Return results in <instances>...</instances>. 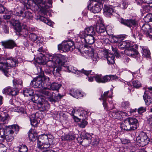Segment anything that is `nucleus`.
<instances>
[{
	"instance_id": "nucleus-1",
	"label": "nucleus",
	"mask_w": 152,
	"mask_h": 152,
	"mask_svg": "<svg viewBox=\"0 0 152 152\" xmlns=\"http://www.w3.org/2000/svg\"><path fill=\"white\" fill-rule=\"evenodd\" d=\"M44 67L38 66L37 69L39 75L34 78L30 83V86L35 88H45L43 79L45 82H47L48 85L50 84L49 77L44 75L43 68Z\"/></svg>"
},
{
	"instance_id": "nucleus-2",
	"label": "nucleus",
	"mask_w": 152,
	"mask_h": 152,
	"mask_svg": "<svg viewBox=\"0 0 152 152\" xmlns=\"http://www.w3.org/2000/svg\"><path fill=\"white\" fill-rule=\"evenodd\" d=\"M122 126L124 130L127 131L134 130L139 126L138 121L135 118H128L124 120Z\"/></svg>"
},
{
	"instance_id": "nucleus-3",
	"label": "nucleus",
	"mask_w": 152,
	"mask_h": 152,
	"mask_svg": "<svg viewBox=\"0 0 152 152\" xmlns=\"http://www.w3.org/2000/svg\"><path fill=\"white\" fill-rule=\"evenodd\" d=\"M111 27L109 26H107L105 28V26L102 24H100L97 26L96 27V31L99 34L98 36V39L103 40L105 39L104 37L107 34L111 35L113 33L109 29H111Z\"/></svg>"
},
{
	"instance_id": "nucleus-4",
	"label": "nucleus",
	"mask_w": 152,
	"mask_h": 152,
	"mask_svg": "<svg viewBox=\"0 0 152 152\" xmlns=\"http://www.w3.org/2000/svg\"><path fill=\"white\" fill-rule=\"evenodd\" d=\"M43 94L47 96L48 100L50 102L53 103L58 101L61 99L64 95L58 94L57 95L53 92L45 90L42 91Z\"/></svg>"
},
{
	"instance_id": "nucleus-5",
	"label": "nucleus",
	"mask_w": 152,
	"mask_h": 152,
	"mask_svg": "<svg viewBox=\"0 0 152 152\" xmlns=\"http://www.w3.org/2000/svg\"><path fill=\"white\" fill-rule=\"evenodd\" d=\"M138 48V45L136 44H134L133 45L132 44H131L130 47H128L127 49L125 50V53L126 55L135 58L139 54L137 50Z\"/></svg>"
},
{
	"instance_id": "nucleus-6",
	"label": "nucleus",
	"mask_w": 152,
	"mask_h": 152,
	"mask_svg": "<svg viewBox=\"0 0 152 152\" xmlns=\"http://www.w3.org/2000/svg\"><path fill=\"white\" fill-rule=\"evenodd\" d=\"M74 43L71 41H69L63 42L61 44L58 45L59 50L63 51L64 52L72 51L73 50Z\"/></svg>"
},
{
	"instance_id": "nucleus-7",
	"label": "nucleus",
	"mask_w": 152,
	"mask_h": 152,
	"mask_svg": "<svg viewBox=\"0 0 152 152\" xmlns=\"http://www.w3.org/2000/svg\"><path fill=\"white\" fill-rule=\"evenodd\" d=\"M4 60L6 61V64L7 67L10 66L15 67L18 66V63L21 61V59L19 57H7Z\"/></svg>"
},
{
	"instance_id": "nucleus-8",
	"label": "nucleus",
	"mask_w": 152,
	"mask_h": 152,
	"mask_svg": "<svg viewBox=\"0 0 152 152\" xmlns=\"http://www.w3.org/2000/svg\"><path fill=\"white\" fill-rule=\"evenodd\" d=\"M120 21L121 23L130 28L131 29L136 27L138 25L137 21L135 19L126 20L121 18Z\"/></svg>"
},
{
	"instance_id": "nucleus-9",
	"label": "nucleus",
	"mask_w": 152,
	"mask_h": 152,
	"mask_svg": "<svg viewBox=\"0 0 152 152\" xmlns=\"http://www.w3.org/2000/svg\"><path fill=\"white\" fill-rule=\"evenodd\" d=\"M53 60H56V62L59 66H63L67 61V57L66 56L61 54H53Z\"/></svg>"
},
{
	"instance_id": "nucleus-10",
	"label": "nucleus",
	"mask_w": 152,
	"mask_h": 152,
	"mask_svg": "<svg viewBox=\"0 0 152 152\" xmlns=\"http://www.w3.org/2000/svg\"><path fill=\"white\" fill-rule=\"evenodd\" d=\"M136 141L138 143V145L143 147L149 143V139L146 134L143 133L140 135L136 138Z\"/></svg>"
},
{
	"instance_id": "nucleus-11",
	"label": "nucleus",
	"mask_w": 152,
	"mask_h": 152,
	"mask_svg": "<svg viewBox=\"0 0 152 152\" xmlns=\"http://www.w3.org/2000/svg\"><path fill=\"white\" fill-rule=\"evenodd\" d=\"M88 7L91 12L96 13H98L101 10L102 5L99 2H95V3L93 4H90Z\"/></svg>"
},
{
	"instance_id": "nucleus-12",
	"label": "nucleus",
	"mask_w": 152,
	"mask_h": 152,
	"mask_svg": "<svg viewBox=\"0 0 152 152\" xmlns=\"http://www.w3.org/2000/svg\"><path fill=\"white\" fill-rule=\"evenodd\" d=\"M67 70L68 72H72L73 73L77 74V75H80L81 73H84L86 75L88 76L89 74L92 75L91 74V70L87 71L83 69H81L80 71H78L77 69L72 66H66Z\"/></svg>"
},
{
	"instance_id": "nucleus-13",
	"label": "nucleus",
	"mask_w": 152,
	"mask_h": 152,
	"mask_svg": "<svg viewBox=\"0 0 152 152\" xmlns=\"http://www.w3.org/2000/svg\"><path fill=\"white\" fill-rule=\"evenodd\" d=\"M95 35V31L94 27L90 26L86 28L84 31L80 32L79 34V36L83 37L85 35H89L94 36Z\"/></svg>"
},
{
	"instance_id": "nucleus-14",
	"label": "nucleus",
	"mask_w": 152,
	"mask_h": 152,
	"mask_svg": "<svg viewBox=\"0 0 152 152\" xmlns=\"http://www.w3.org/2000/svg\"><path fill=\"white\" fill-rule=\"evenodd\" d=\"M102 54L107 59V63L109 64H112L115 63L114 59L115 56L113 55L110 53H108L106 50H101Z\"/></svg>"
},
{
	"instance_id": "nucleus-15",
	"label": "nucleus",
	"mask_w": 152,
	"mask_h": 152,
	"mask_svg": "<svg viewBox=\"0 0 152 152\" xmlns=\"http://www.w3.org/2000/svg\"><path fill=\"white\" fill-rule=\"evenodd\" d=\"M79 37L82 40V41H84L86 43L89 45L93 44L96 40L94 36L87 35H85L83 37H81V36Z\"/></svg>"
},
{
	"instance_id": "nucleus-16",
	"label": "nucleus",
	"mask_w": 152,
	"mask_h": 152,
	"mask_svg": "<svg viewBox=\"0 0 152 152\" xmlns=\"http://www.w3.org/2000/svg\"><path fill=\"white\" fill-rule=\"evenodd\" d=\"M2 45L5 48L12 49L17 46L15 42L12 40H9L1 42Z\"/></svg>"
},
{
	"instance_id": "nucleus-17",
	"label": "nucleus",
	"mask_w": 152,
	"mask_h": 152,
	"mask_svg": "<svg viewBox=\"0 0 152 152\" xmlns=\"http://www.w3.org/2000/svg\"><path fill=\"white\" fill-rule=\"evenodd\" d=\"M114 8L111 6H107L104 5V13L107 17H109L114 13Z\"/></svg>"
},
{
	"instance_id": "nucleus-18",
	"label": "nucleus",
	"mask_w": 152,
	"mask_h": 152,
	"mask_svg": "<svg viewBox=\"0 0 152 152\" xmlns=\"http://www.w3.org/2000/svg\"><path fill=\"white\" fill-rule=\"evenodd\" d=\"M10 69L8 68L6 63L0 62V70H1L4 75L7 77L10 75Z\"/></svg>"
},
{
	"instance_id": "nucleus-19",
	"label": "nucleus",
	"mask_w": 152,
	"mask_h": 152,
	"mask_svg": "<svg viewBox=\"0 0 152 152\" xmlns=\"http://www.w3.org/2000/svg\"><path fill=\"white\" fill-rule=\"evenodd\" d=\"M15 26V28H16L17 26L19 30L18 31L19 32V34L21 38L23 39H27L28 34V31L25 29L20 30L21 25L20 23L17 24Z\"/></svg>"
},
{
	"instance_id": "nucleus-20",
	"label": "nucleus",
	"mask_w": 152,
	"mask_h": 152,
	"mask_svg": "<svg viewBox=\"0 0 152 152\" xmlns=\"http://www.w3.org/2000/svg\"><path fill=\"white\" fill-rule=\"evenodd\" d=\"M5 129L7 132H8L14 134H16L19 130V127L17 125H13L11 126H5Z\"/></svg>"
},
{
	"instance_id": "nucleus-21",
	"label": "nucleus",
	"mask_w": 152,
	"mask_h": 152,
	"mask_svg": "<svg viewBox=\"0 0 152 152\" xmlns=\"http://www.w3.org/2000/svg\"><path fill=\"white\" fill-rule=\"evenodd\" d=\"M49 59L50 60L46 62L42 63V64L44 65H45L48 67H52L53 68L57 65V64L56 60H53V54L50 56Z\"/></svg>"
},
{
	"instance_id": "nucleus-22",
	"label": "nucleus",
	"mask_w": 152,
	"mask_h": 152,
	"mask_svg": "<svg viewBox=\"0 0 152 152\" xmlns=\"http://www.w3.org/2000/svg\"><path fill=\"white\" fill-rule=\"evenodd\" d=\"M70 94L73 97L77 99H80L83 97L84 95L78 90L72 89L70 91Z\"/></svg>"
},
{
	"instance_id": "nucleus-23",
	"label": "nucleus",
	"mask_w": 152,
	"mask_h": 152,
	"mask_svg": "<svg viewBox=\"0 0 152 152\" xmlns=\"http://www.w3.org/2000/svg\"><path fill=\"white\" fill-rule=\"evenodd\" d=\"M42 142L37 139V147L39 150H46L50 147V145L43 143Z\"/></svg>"
},
{
	"instance_id": "nucleus-24",
	"label": "nucleus",
	"mask_w": 152,
	"mask_h": 152,
	"mask_svg": "<svg viewBox=\"0 0 152 152\" xmlns=\"http://www.w3.org/2000/svg\"><path fill=\"white\" fill-rule=\"evenodd\" d=\"M113 91L112 90H110L104 92L103 94L101 95V98H99L100 100H106L108 98H112L113 96Z\"/></svg>"
},
{
	"instance_id": "nucleus-25",
	"label": "nucleus",
	"mask_w": 152,
	"mask_h": 152,
	"mask_svg": "<svg viewBox=\"0 0 152 152\" xmlns=\"http://www.w3.org/2000/svg\"><path fill=\"white\" fill-rule=\"evenodd\" d=\"M149 92L146 90L143 96L145 103L147 105H150L152 102V98L149 95Z\"/></svg>"
},
{
	"instance_id": "nucleus-26",
	"label": "nucleus",
	"mask_w": 152,
	"mask_h": 152,
	"mask_svg": "<svg viewBox=\"0 0 152 152\" xmlns=\"http://www.w3.org/2000/svg\"><path fill=\"white\" fill-rule=\"evenodd\" d=\"M118 79V77L115 75H106L103 77V83L115 80Z\"/></svg>"
},
{
	"instance_id": "nucleus-27",
	"label": "nucleus",
	"mask_w": 152,
	"mask_h": 152,
	"mask_svg": "<svg viewBox=\"0 0 152 152\" xmlns=\"http://www.w3.org/2000/svg\"><path fill=\"white\" fill-rule=\"evenodd\" d=\"M31 100L34 102L38 103L40 104H42L43 102H44V97L42 96H38L37 95L34 96V98H31Z\"/></svg>"
},
{
	"instance_id": "nucleus-28",
	"label": "nucleus",
	"mask_w": 152,
	"mask_h": 152,
	"mask_svg": "<svg viewBox=\"0 0 152 152\" xmlns=\"http://www.w3.org/2000/svg\"><path fill=\"white\" fill-rule=\"evenodd\" d=\"M142 30L143 33L147 37H148L150 32L151 31V29H150V26L148 24H144L142 26Z\"/></svg>"
},
{
	"instance_id": "nucleus-29",
	"label": "nucleus",
	"mask_w": 152,
	"mask_h": 152,
	"mask_svg": "<svg viewBox=\"0 0 152 152\" xmlns=\"http://www.w3.org/2000/svg\"><path fill=\"white\" fill-rule=\"evenodd\" d=\"M38 140H39L41 141H42L43 143L48 144L50 145L51 143L52 139L50 138H48V136L45 134H42L38 138Z\"/></svg>"
},
{
	"instance_id": "nucleus-30",
	"label": "nucleus",
	"mask_w": 152,
	"mask_h": 152,
	"mask_svg": "<svg viewBox=\"0 0 152 152\" xmlns=\"http://www.w3.org/2000/svg\"><path fill=\"white\" fill-rule=\"evenodd\" d=\"M131 43L123 41L118 44V46L119 48L123 50L124 48L127 49L128 47H130Z\"/></svg>"
},
{
	"instance_id": "nucleus-31",
	"label": "nucleus",
	"mask_w": 152,
	"mask_h": 152,
	"mask_svg": "<svg viewBox=\"0 0 152 152\" xmlns=\"http://www.w3.org/2000/svg\"><path fill=\"white\" fill-rule=\"evenodd\" d=\"M61 66H58L57 64L53 68V73L54 76H60L61 74L60 72L61 70Z\"/></svg>"
},
{
	"instance_id": "nucleus-32",
	"label": "nucleus",
	"mask_w": 152,
	"mask_h": 152,
	"mask_svg": "<svg viewBox=\"0 0 152 152\" xmlns=\"http://www.w3.org/2000/svg\"><path fill=\"white\" fill-rule=\"evenodd\" d=\"M23 94L25 96H32L34 95V91L33 90L30 88H26L23 90Z\"/></svg>"
},
{
	"instance_id": "nucleus-33",
	"label": "nucleus",
	"mask_w": 152,
	"mask_h": 152,
	"mask_svg": "<svg viewBox=\"0 0 152 152\" xmlns=\"http://www.w3.org/2000/svg\"><path fill=\"white\" fill-rule=\"evenodd\" d=\"M28 134L29 139L31 141L34 142L36 140L37 141V139L38 138L37 137V134L35 133H33L32 130H30L29 131L28 133Z\"/></svg>"
},
{
	"instance_id": "nucleus-34",
	"label": "nucleus",
	"mask_w": 152,
	"mask_h": 152,
	"mask_svg": "<svg viewBox=\"0 0 152 152\" xmlns=\"http://www.w3.org/2000/svg\"><path fill=\"white\" fill-rule=\"evenodd\" d=\"M110 116L114 118L120 119L119 111L116 110L113 111H110L109 113Z\"/></svg>"
},
{
	"instance_id": "nucleus-35",
	"label": "nucleus",
	"mask_w": 152,
	"mask_h": 152,
	"mask_svg": "<svg viewBox=\"0 0 152 152\" xmlns=\"http://www.w3.org/2000/svg\"><path fill=\"white\" fill-rule=\"evenodd\" d=\"M30 119L31 125L34 127L37 126L38 123L35 117V115H31L30 116Z\"/></svg>"
},
{
	"instance_id": "nucleus-36",
	"label": "nucleus",
	"mask_w": 152,
	"mask_h": 152,
	"mask_svg": "<svg viewBox=\"0 0 152 152\" xmlns=\"http://www.w3.org/2000/svg\"><path fill=\"white\" fill-rule=\"evenodd\" d=\"M29 37L30 39L33 42L36 41L37 42L38 41H39V39H41L40 37H38L36 34L33 33L30 34Z\"/></svg>"
},
{
	"instance_id": "nucleus-37",
	"label": "nucleus",
	"mask_w": 152,
	"mask_h": 152,
	"mask_svg": "<svg viewBox=\"0 0 152 152\" xmlns=\"http://www.w3.org/2000/svg\"><path fill=\"white\" fill-rule=\"evenodd\" d=\"M9 117L8 116L3 117L0 115V124H5L8 123Z\"/></svg>"
},
{
	"instance_id": "nucleus-38",
	"label": "nucleus",
	"mask_w": 152,
	"mask_h": 152,
	"mask_svg": "<svg viewBox=\"0 0 152 152\" xmlns=\"http://www.w3.org/2000/svg\"><path fill=\"white\" fill-rule=\"evenodd\" d=\"M61 87V85L57 83H53L50 85V88L53 90L58 91L59 88Z\"/></svg>"
},
{
	"instance_id": "nucleus-39",
	"label": "nucleus",
	"mask_w": 152,
	"mask_h": 152,
	"mask_svg": "<svg viewBox=\"0 0 152 152\" xmlns=\"http://www.w3.org/2000/svg\"><path fill=\"white\" fill-rule=\"evenodd\" d=\"M7 132L5 135V136L4 137L6 140L8 142L11 141L14 139V134L8 132Z\"/></svg>"
},
{
	"instance_id": "nucleus-40",
	"label": "nucleus",
	"mask_w": 152,
	"mask_h": 152,
	"mask_svg": "<svg viewBox=\"0 0 152 152\" xmlns=\"http://www.w3.org/2000/svg\"><path fill=\"white\" fill-rule=\"evenodd\" d=\"M134 33L133 34L132 37L136 39H139L140 40H142V35L140 33L139 31L134 30Z\"/></svg>"
},
{
	"instance_id": "nucleus-41",
	"label": "nucleus",
	"mask_w": 152,
	"mask_h": 152,
	"mask_svg": "<svg viewBox=\"0 0 152 152\" xmlns=\"http://www.w3.org/2000/svg\"><path fill=\"white\" fill-rule=\"evenodd\" d=\"M124 38V36L121 35L115 37L114 38V42L118 44L123 41Z\"/></svg>"
},
{
	"instance_id": "nucleus-42",
	"label": "nucleus",
	"mask_w": 152,
	"mask_h": 152,
	"mask_svg": "<svg viewBox=\"0 0 152 152\" xmlns=\"http://www.w3.org/2000/svg\"><path fill=\"white\" fill-rule=\"evenodd\" d=\"M86 49L85 50H84L83 51L84 52V53L86 54H87L89 56L92 57L93 55V51H90V50H88V46L86 45H84V47L83 48V50Z\"/></svg>"
},
{
	"instance_id": "nucleus-43",
	"label": "nucleus",
	"mask_w": 152,
	"mask_h": 152,
	"mask_svg": "<svg viewBox=\"0 0 152 152\" xmlns=\"http://www.w3.org/2000/svg\"><path fill=\"white\" fill-rule=\"evenodd\" d=\"M75 134H69L65 136L64 140H70L75 139Z\"/></svg>"
},
{
	"instance_id": "nucleus-44",
	"label": "nucleus",
	"mask_w": 152,
	"mask_h": 152,
	"mask_svg": "<svg viewBox=\"0 0 152 152\" xmlns=\"http://www.w3.org/2000/svg\"><path fill=\"white\" fill-rule=\"evenodd\" d=\"M18 148L19 152H27L28 151V148L25 145H20L18 147Z\"/></svg>"
},
{
	"instance_id": "nucleus-45",
	"label": "nucleus",
	"mask_w": 152,
	"mask_h": 152,
	"mask_svg": "<svg viewBox=\"0 0 152 152\" xmlns=\"http://www.w3.org/2000/svg\"><path fill=\"white\" fill-rule=\"evenodd\" d=\"M106 101V100H103V105L105 110L107 111H108L115 108L113 104L112 107H108Z\"/></svg>"
},
{
	"instance_id": "nucleus-46",
	"label": "nucleus",
	"mask_w": 152,
	"mask_h": 152,
	"mask_svg": "<svg viewBox=\"0 0 152 152\" xmlns=\"http://www.w3.org/2000/svg\"><path fill=\"white\" fill-rule=\"evenodd\" d=\"M35 3L39 6L42 8H44V5H45V2L44 0H34Z\"/></svg>"
},
{
	"instance_id": "nucleus-47",
	"label": "nucleus",
	"mask_w": 152,
	"mask_h": 152,
	"mask_svg": "<svg viewBox=\"0 0 152 152\" xmlns=\"http://www.w3.org/2000/svg\"><path fill=\"white\" fill-rule=\"evenodd\" d=\"M15 15L16 16L24 17V14L22 9L20 8H17L16 10Z\"/></svg>"
},
{
	"instance_id": "nucleus-48",
	"label": "nucleus",
	"mask_w": 152,
	"mask_h": 152,
	"mask_svg": "<svg viewBox=\"0 0 152 152\" xmlns=\"http://www.w3.org/2000/svg\"><path fill=\"white\" fill-rule=\"evenodd\" d=\"M33 17L31 13L28 10H26L24 14V17L27 19H31Z\"/></svg>"
},
{
	"instance_id": "nucleus-49",
	"label": "nucleus",
	"mask_w": 152,
	"mask_h": 152,
	"mask_svg": "<svg viewBox=\"0 0 152 152\" xmlns=\"http://www.w3.org/2000/svg\"><path fill=\"white\" fill-rule=\"evenodd\" d=\"M143 51L142 54L143 55L146 57H149L150 56V52L149 50L146 48H142Z\"/></svg>"
},
{
	"instance_id": "nucleus-50",
	"label": "nucleus",
	"mask_w": 152,
	"mask_h": 152,
	"mask_svg": "<svg viewBox=\"0 0 152 152\" xmlns=\"http://www.w3.org/2000/svg\"><path fill=\"white\" fill-rule=\"evenodd\" d=\"M101 75H96L93 77L94 78L95 80L98 83H103V77H102Z\"/></svg>"
},
{
	"instance_id": "nucleus-51",
	"label": "nucleus",
	"mask_w": 152,
	"mask_h": 152,
	"mask_svg": "<svg viewBox=\"0 0 152 152\" xmlns=\"http://www.w3.org/2000/svg\"><path fill=\"white\" fill-rule=\"evenodd\" d=\"M12 88L10 86L4 88L2 91L3 94H8L10 95L11 91H12Z\"/></svg>"
},
{
	"instance_id": "nucleus-52",
	"label": "nucleus",
	"mask_w": 152,
	"mask_h": 152,
	"mask_svg": "<svg viewBox=\"0 0 152 152\" xmlns=\"http://www.w3.org/2000/svg\"><path fill=\"white\" fill-rule=\"evenodd\" d=\"M144 20L146 22H152V14L148 13L144 18Z\"/></svg>"
},
{
	"instance_id": "nucleus-53",
	"label": "nucleus",
	"mask_w": 152,
	"mask_h": 152,
	"mask_svg": "<svg viewBox=\"0 0 152 152\" xmlns=\"http://www.w3.org/2000/svg\"><path fill=\"white\" fill-rule=\"evenodd\" d=\"M86 116H85V118H83L82 119V121L79 124V126L80 127L83 128H84L87 124V122L85 120V118H86Z\"/></svg>"
},
{
	"instance_id": "nucleus-54",
	"label": "nucleus",
	"mask_w": 152,
	"mask_h": 152,
	"mask_svg": "<svg viewBox=\"0 0 152 152\" xmlns=\"http://www.w3.org/2000/svg\"><path fill=\"white\" fill-rule=\"evenodd\" d=\"M75 112V110H73L72 111V115L73 116V119L74 120V121L77 122H79L82 119V118H79L75 116L74 115V113Z\"/></svg>"
},
{
	"instance_id": "nucleus-55",
	"label": "nucleus",
	"mask_w": 152,
	"mask_h": 152,
	"mask_svg": "<svg viewBox=\"0 0 152 152\" xmlns=\"http://www.w3.org/2000/svg\"><path fill=\"white\" fill-rule=\"evenodd\" d=\"M133 86L136 88L140 87L141 86V83L137 80H134L132 82Z\"/></svg>"
},
{
	"instance_id": "nucleus-56",
	"label": "nucleus",
	"mask_w": 152,
	"mask_h": 152,
	"mask_svg": "<svg viewBox=\"0 0 152 152\" xmlns=\"http://www.w3.org/2000/svg\"><path fill=\"white\" fill-rule=\"evenodd\" d=\"M128 3L124 1L122 2V3L119 4L118 6L122 9H125L128 7Z\"/></svg>"
},
{
	"instance_id": "nucleus-57",
	"label": "nucleus",
	"mask_w": 152,
	"mask_h": 152,
	"mask_svg": "<svg viewBox=\"0 0 152 152\" xmlns=\"http://www.w3.org/2000/svg\"><path fill=\"white\" fill-rule=\"evenodd\" d=\"M130 104L129 102L128 101H124L122 103L121 106L126 109L129 107Z\"/></svg>"
},
{
	"instance_id": "nucleus-58",
	"label": "nucleus",
	"mask_w": 152,
	"mask_h": 152,
	"mask_svg": "<svg viewBox=\"0 0 152 152\" xmlns=\"http://www.w3.org/2000/svg\"><path fill=\"white\" fill-rule=\"evenodd\" d=\"M18 93L19 91L16 88H12L10 95L15 96L18 94Z\"/></svg>"
},
{
	"instance_id": "nucleus-59",
	"label": "nucleus",
	"mask_w": 152,
	"mask_h": 152,
	"mask_svg": "<svg viewBox=\"0 0 152 152\" xmlns=\"http://www.w3.org/2000/svg\"><path fill=\"white\" fill-rule=\"evenodd\" d=\"M83 133L82 137L84 139L89 140L91 139V136L89 134L87 133H84V134Z\"/></svg>"
},
{
	"instance_id": "nucleus-60",
	"label": "nucleus",
	"mask_w": 152,
	"mask_h": 152,
	"mask_svg": "<svg viewBox=\"0 0 152 152\" xmlns=\"http://www.w3.org/2000/svg\"><path fill=\"white\" fill-rule=\"evenodd\" d=\"M6 134H5V132L4 128H0V137L2 138H4Z\"/></svg>"
},
{
	"instance_id": "nucleus-61",
	"label": "nucleus",
	"mask_w": 152,
	"mask_h": 152,
	"mask_svg": "<svg viewBox=\"0 0 152 152\" xmlns=\"http://www.w3.org/2000/svg\"><path fill=\"white\" fill-rule=\"evenodd\" d=\"M146 109L145 107H141L139 108L138 110L137 111L140 114H142V113L146 111Z\"/></svg>"
},
{
	"instance_id": "nucleus-62",
	"label": "nucleus",
	"mask_w": 152,
	"mask_h": 152,
	"mask_svg": "<svg viewBox=\"0 0 152 152\" xmlns=\"http://www.w3.org/2000/svg\"><path fill=\"white\" fill-rule=\"evenodd\" d=\"M6 147L3 144H0V152H6Z\"/></svg>"
},
{
	"instance_id": "nucleus-63",
	"label": "nucleus",
	"mask_w": 152,
	"mask_h": 152,
	"mask_svg": "<svg viewBox=\"0 0 152 152\" xmlns=\"http://www.w3.org/2000/svg\"><path fill=\"white\" fill-rule=\"evenodd\" d=\"M120 119L124 118L127 116V114L126 112L119 111Z\"/></svg>"
},
{
	"instance_id": "nucleus-64",
	"label": "nucleus",
	"mask_w": 152,
	"mask_h": 152,
	"mask_svg": "<svg viewBox=\"0 0 152 152\" xmlns=\"http://www.w3.org/2000/svg\"><path fill=\"white\" fill-rule=\"evenodd\" d=\"M17 110L18 113L24 114L26 113L25 109L23 107H19Z\"/></svg>"
}]
</instances>
